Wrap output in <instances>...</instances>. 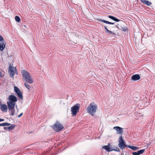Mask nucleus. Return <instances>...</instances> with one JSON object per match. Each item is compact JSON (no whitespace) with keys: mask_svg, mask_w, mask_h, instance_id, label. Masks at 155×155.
<instances>
[{"mask_svg":"<svg viewBox=\"0 0 155 155\" xmlns=\"http://www.w3.org/2000/svg\"><path fill=\"white\" fill-rule=\"evenodd\" d=\"M21 74L23 78L26 82L29 84H32L33 82L32 78L27 71L23 70L21 71Z\"/></svg>","mask_w":155,"mask_h":155,"instance_id":"nucleus-1","label":"nucleus"},{"mask_svg":"<svg viewBox=\"0 0 155 155\" xmlns=\"http://www.w3.org/2000/svg\"><path fill=\"white\" fill-rule=\"evenodd\" d=\"M97 108V105L94 102L91 103L87 107V110L88 113L93 116L95 113Z\"/></svg>","mask_w":155,"mask_h":155,"instance_id":"nucleus-2","label":"nucleus"},{"mask_svg":"<svg viewBox=\"0 0 155 155\" xmlns=\"http://www.w3.org/2000/svg\"><path fill=\"white\" fill-rule=\"evenodd\" d=\"M7 104L8 107L9 109V112L10 115L12 116H14L15 112V102L7 101Z\"/></svg>","mask_w":155,"mask_h":155,"instance_id":"nucleus-3","label":"nucleus"},{"mask_svg":"<svg viewBox=\"0 0 155 155\" xmlns=\"http://www.w3.org/2000/svg\"><path fill=\"white\" fill-rule=\"evenodd\" d=\"M53 129L56 132H59L64 128L63 126L59 122L57 121L55 124L52 126Z\"/></svg>","mask_w":155,"mask_h":155,"instance_id":"nucleus-4","label":"nucleus"},{"mask_svg":"<svg viewBox=\"0 0 155 155\" xmlns=\"http://www.w3.org/2000/svg\"><path fill=\"white\" fill-rule=\"evenodd\" d=\"M79 104H77L75 106L71 108V111L72 114L74 115H76L79 112Z\"/></svg>","mask_w":155,"mask_h":155,"instance_id":"nucleus-5","label":"nucleus"},{"mask_svg":"<svg viewBox=\"0 0 155 155\" xmlns=\"http://www.w3.org/2000/svg\"><path fill=\"white\" fill-rule=\"evenodd\" d=\"M119 143L118 147L122 150L124 149L125 147L127 146V145L125 144L122 136H120L119 139Z\"/></svg>","mask_w":155,"mask_h":155,"instance_id":"nucleus-6","label":"nucleus"},{"mask_svg":"<svg viewBox=\"0 0 155 155\" xmlns=\"http://www.w3.org/2000/svg\"><path fill=\"white\" fill-rule=\"evenodd\" d=\"M0 50L1 51L3 50L5 46L6 43L4 41V39L0 35Z\"/></svg>","mask_w":155,"mask_h":155,"instance_id":"nucleus-7","label":"nucleus"},{"mask_svg":"<svg viewBox=\"0 0 155 155\" xmlns=\"http://www.w3.org/2000/svg\"><path fill=\"white\" fill-rule=\"evenodd\" d=\"M8 70V72L10 76L12 78H13L15 74L14 71L15 70H16V68L15 67H13L10 65L9 66Z\"/></svg>","mask_w":155,"mask_h":155,"instance_id":"nucleus-8","label":"nucleus"},{"mask_svg":"<svg viewBox=\"0 0 155 155\" xmlns=\"http://www.w3.org/2000/svg\"><path fill=\"white\" fill-rule=\"evenodd\" d=\"M9 102H15L17 101V99L16 97L14 95H10L8 97Z\"/></svg>","mask_w":155,"mask_h":155,"instance_id":"nucleus-9","label":"nucleus"},{"mask_svg":"<svg viewBox=\"0 0 155 155\" xmlns=\"http://www.w3.org/2000/svg\"><path fill=\"white\" fill-rule=\"evenodd\" d=\"M113 129L117 131V133L119 134H122L123 133V130L122 128L116 126L113 128Z\"/></svg>","mask_w":155,"mask_h":155,"instance_id":"nucleus-10","label":"nucleus"},{"mask_svg":"<svg viewBox=\"0 0 155 155\" xmlns=\"http://www.w3.org/2000/svg\"><path fill=\"white\" fill-rule=\"evenodd\" d=\"M1 108L2 111L4 112H6L8 110V106L6 104H1Z\"/></svg>","mask_w":155,"mask_h":155,"instance_id":"nucleus-11","label":"nucleus"},{"mask_svg":"<svg viewBox=\"0 0 155 155\" xmlns=\"http://www.w3.org/2000/svg\"><path fill=\"white\" fill-rule=\"evenodd\" d=\"M110 143H108L107 146H104L103 147V148L105 150L108 152L112 151V148L110 146Z\"/></svg>","mask_w":155,"mask_h":155,"instance_id":"nucleus-12","label":"nucleus"},{"mask_svg":"<svg viewBox=\"0 0 155 155\" xmlns=\"http://www.w3.org/2000/svg\"><path fill=\"white\" fill-rule=\"evenodd\" d=\"M131 79L132 80L134 81H137L140 79V76L139 74H135L133 75Z\"/></svg>","mask_w":155,"mask_h":155,"instance_id":"nucleus-13","label":"nucleus"},{"mask_svg":"<svg viewBox=\"0 0 155 155\" xmlns=\"http://www.w3.org/2000/svg\"><path fill=\"white\" fill-rule=\"evenodd\" d=\"M145 151V149H142L138 151L137 152H133L132 153L133 155H140L143 153Z\"/></svg>","mask_w":155,"mask_h":155,"instance_id":"nucleus-14","label":"nucleus"},{"mask_svg":"<svg viewBox=\"0 0 155 155\" xmlns=\"http://www.w3.org/2000/svg\"><path fill=\"white\" fill-rule=\"evenodd\" d=\"M105 31L107 32V33H109V34L111 35H116V34L114 31H110L108 30L106 26H104Z\"/></svg>","mask_w":155,"mask_h":155,"instance_id":"nucleus-15","label":"nucleus"},{"mask_svg":"<svg viewBox=\"0 0 155 155\" xmlns=\"http://www.w3.org/2000/svg\"><path fill=\"white\" fill-rule=\"evenodd\" d=\"M97 20L99 21L103 22L104 23H106V24H108L114 25V23L110 22L108 21H106L105 20H104L102 19H100V18H97Z\"/></svg>","mask_w":155,"mask_h":155,"instance_id":"nucleus-16","label":"nucleus"},{"mask_svg":"<svg viewBox=\"0 0 155 155\" xmlns=\"http://www.w3.org/2000/svg\"><path fill=\"white\" fill-rule=\"evenodd\" d=\"M140 1L148 6H150L152 4L151 2L147 0H141Z\"/></svg>","mask_w":155,"mask_h":155,"instance_id":"nucleus-17","label":"nucleus"},{"mask_svg":"<svg viewBox=\"0 0 155 155\" xmlns=\"http://www.w3.org/2000/svg\"><path fill=\"white\" fill-rule=\"evenodd\" d=\"M108 17H109V18L115 21H116L118 22L120 21V20L118 19L117 18H116L115 17H114L111 16V15H109L108 16Z\"/></svg>","mask_w":155,"mask_h":155,"instance_id":"nucleus-18","label":"nucleus"},{"mask_svg":"<svg viewBox=\"0 0 155 155\" xmlns=\"http://www.w3.org/2000/svg\"><path fill=\"white\" fill-rule=\"evenodd\" d=\"M16 93L17 94V95L18 97H19L21 99H22L23 98V96L22 93H21V92L20 90L16 92Z\"/></svg>","mask_w":155,"mask_h":155,"instance_id":"nucleus-19","label":"nucleus"},{"mask_svg":"<svg viewBox=\"0 0 155 155\" xmlns=\"http://www.w3.org/2000/svg\"><path fill=\"white\" fill-rule=\"evenodd\" d=\"M15 127V125L14 124L11 125V126L8 127V130H12Z\"/></svg>","mask_w":155,"mask_h":155,"instance_id":"nucleus-20","label":"nucleus"},{"mask_svg":"<svg viewBox=\"0 0 155 155\" xmlns=\"http://www.w3.org/2000/svg\"><path fill=\"white\" fill-rule=\"evenodd\" d=\"M131 148V149L134 150H136L139 149L138 147H135L133 146H132V147Z\"/></svg>","mask_w":155,"mask_h":155,"instance_id":"nucleus-21","label":"nucleus"},{"mask_svg":"<svg viewBox=\"0 0 155 155\" xmlns=\"http://www.w3.org/2000/svg\"><path fill=\"white\" fill-rule=\"evenodd\" d=\"M24 85L25 87L29 90L31 88V87L28 83H25Z\"/></svg>","mask_w":155,"mask_h":155,"instance_id":"nucleus-22","label":"nucleus"},{"mask_svg":"<svg viewBox=\"0 0 155 155\" xmlns=\"http://www.w3.org/2000/svg\"><path fill=\"white\" fill-rule=\"evenodd\" d=\"M15 19L16 21L17 22H19L20 21V18L17 16H16L15 17Z\"/></svg>","mask_w":155,"mask_h":155,"instance_id":"nucleus-23","label":"nucleus"},{"mask_svg":"<svg viewBox=\"0 0 155 155\" xmlns=\"http://www.w3.org/2000/svg\"><path fill=\"white\" fill-rule=\"evenodd\" d=\"M112 151H114L118 152H120V151L119 149L117 147H116L115 149H112Z\"/></svg>","mask_w":155,"mask_h":155,"instance_id":"nucleus-24","label":"nucleus"},{"mask_svg":"<svg viewBox=\"0 0 155 155\" xmlns=\"http://www.w3.org/2000/svg\"><path fill=\"white\" fill-rule=\"evenodd\" d=\"M121 28L123 31H127V29L126 27H122Z\"/></svg>","mask_w":155,"mask_h":155,"instance_id":"nucleus-25","label":"nucleus"},{"mask_svg":"<svg viewBox=\"0 0 155 155\" xmlns=\"http://www.w3.org/2000/svg\"><path fill=\"white\" fill-rule=\"evenodd\" d=\"M14 91L15 92H17L18 91H19L20 90L16 86H15L14 87Z\"/></svg>","mask_w":155,"mask_h":155,"instance_id":"nucleus-26","label":"nucleus"},{"mask_svg":"<svg viewBox=\"0 0 155 155\" xmlns=\"http://www.w3.org/2000/svg\"><path fill=\"white\" fill-rule=\"evenodd\" d=\"M4 126H9L11 125V124L10 123H8L7 122L4 123Z\"/></svg>","mask_w":155,"mask_h":155,"instance_id":"nucleus-27","label":"nucleus"},{"mask_svg":"<svg viewBox=\"0 0 155 155\" xmlns=\"http://www.w3.org/2000/svg\"><path fill=\"white\" fill-rule=\"evenodd\" d=\"M4 129L5 130H8V127H4Z\"/></svg>","mask_w":155,"mask_h":155,"instance_id":"nucleus-28","label":"nucleus"},{"mask_svg":"<svg viewBox=\"0 0 155 155\" xmlns=\"http://www.w3.org/2000/svg\"><path fill=\"white\" fill-rule=\"evenodd\" d=\"M22 114H23V113H22L20 114L18 116V117H20L22 115Z\"/></svg>","mask_w":155,"mask_h":155,"instance_id":"nucleus-29","label":"nucleus"},{"mask_svg":"<svg viewBox=\"0 0 155 155\" xmlns=\"http://www.w3.org/2000/svg\"><path fill=\"white\" fill-rule=\"evenodd\" d=\"M0 126H4V123H2V124H0Z\"/></svg>","mask_w":155,"mask_h":155,"instance_id":"nucleus-30","label":"nucleus"},{"mask_svg":"<svg viewBox=\"0 0 155 155\" xmlns=\"http://www.w3.org/2000/svg\"><path fill=\"white\" fill-rule=\"evenodd\" d=\"M126 147H128L130 149H131V147H132V146H130L129 145L128 146L127 145V146Z\"/></svg>","mask_w":155,"mask_h":155,"instance_id":"nucleus-31","label":"nucleus"},{"mask_svg":"<svg viewBox=\"0 0 155 155\" xmlns=\"http://www.w3.org/2000/svg\"><path fill=\"white\" fill-rule=\"evenodd\" d=\"M4 120V119H1L0 118V122H1V121H3Z\"/></svg>","mask_w":155,"mask_h":155,"instance_id":"nucleus-32","label":"nucleus"},{"mask_svg":"<svg viewBox=\"0 0 155 155\" xmlns=\"http://www.w3.org/2000/svg\"><path fill=\"white\" fill-rule=\"evenodd\" d=\"M116 27L118 28H119L117 25H115V26H114L113 27H112V28H116Z\"/></svg>","mask_w":155,"mask_h":155,"instance_id":"nucleus-33","label":"nucleus"},{"mask_svg":"<svg viewBox=\"0 0 155 155\" xmlns=\"http://www.w3.org/2000/svg\"><path fill=\"white\" fill-rule=\"evenodd\" d=\"M2 73L0 71V77L2 76Z\"/></svg>","mask_w":155,"mask_h":155,"instance_id":"nucleus-34","label":"nucleus"},{"mask_svg":"<svg viewBox=\"0 0 155 155\" xmlns=\"http://www.w3.org/2000/svg\"><path fill=\"white\" fill-rule=\"evenodd\" d=\"M23 26H24V28H26V27H26V25H24Z\"/></svg>","mask_w":155,"mask_h":155,"instance_id":"nucleus-35","label":"nucleus"}]
</instances>
